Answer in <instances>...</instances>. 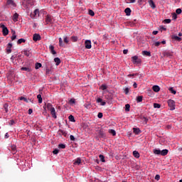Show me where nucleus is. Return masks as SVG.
I'll return each mask as SVG.
<instances>
[{"label":"nucleus","mask_w":182,"mask_h":182,"mask_svg":"<svg viewBox=\"0 0 182 182\" xmlns=\"http://www.w3.org/2000/svg\"><path fill=\"white\" fill-rule=\"evenodd\" d=\"M133 86H134V89H136L137 87V83L134 82Z\"/></svg>","instance_id":"774afa93"},{"label":"nucleus","mask_w":182,"mask_h":182,"mask_svg":"<svg viewBox=\"0 0 182 182\" xmlns=\"http://www.w3.org/2000/svg\"><path fill=\"white\" fill-rule=\"evenodd\" d=\"M37 99H38V103H42V95L41 94L37 95Z\"/></svg>","instance_id":"c9c22d12"},{"label":"nucleus","mask_w":182,"mask_h":182,"mask_svg":"<svg viewBox=\"0 0 182 182\" xmlns=\"http://www.w3.org/2000/svg\"><path fill=\"white\" fill-rule=\"evenodd\" d=\"M54 62L55 63L56 66H59V65H60V58H54Z\"/></svg>","instance_id":"dca6fc26"},{"label":"nucleus","mask_w":182,"mask_h":182,"mask_svg":"<svg viewBox=\"0 0 182 182\" xmlns=\"http://www.w3.org/2000/svg\"><path fill=\"white\" fill-rule=\"evenodd\" d=\"M154 109H160L161 107V105H160V104L154 103Z\"/></svg>","instance_id":"4c0bfd02"},{"label":"nucleus","mask_w":182,"mask_h":182,"mask_svg":"<svg viewBox=\"0 0 182 182\" xmlns=\"http://www.w3.org/2000/svg\"><path fill=\"white\" fill-rule=\"evenodd\" d=\"M168 153V150L164 149L161 151V156H167Z\"/></svg>","instance_id":"412c9836"},{"label":"nucleus","mask_w":182,"mask_h":182,"mask_svg":"<svg viewBox=\"0 0 182 182\" xmlns=\"http://www.w3.org/2000/svg\"><path fill=\"white\" fill-rule=\"evenodd\" d=\"M71 39L73 40V42H77V36H73Z\"/></svg>","instance_id":"49530a36"},{"label":"nucleus","mask_w":182,"mask_h":182,"mask_svg":"<svg viewBox=\"0 0 182 182\" xmlns=\"http://www.w3.org/2000/svg\"><path fill=\"white\" fill-rule=\"evenodd\" d=\"M2 29H3V35L4 36H6V35H8L9 33V31L8 30V28H6V26L3 25Z\"/></svg>","instance_id":"9d476101"},{"label":"nucleus","mask_w":182,"mask_h":182,"mask_svg":"<svg viewBox=\"0 0 182 182\" xmlns=\"http://www.w3.org/2000/svg\"><path fill=\"white\" fill-rule=\"evenodd\" d=\"M4 107L6 113H8V104H4Z\"/></svg>","instance_id":"3c124183"},{"label":"nucleus","mask_w":182,"mask_h":182,"mask_svg":"<svg viewBox=\"0 0 182 182\" xmlns=\"http://www.w3.org/2000/svg\"><path fill=\"white\" fill-rule=\"evenodd\" d=\"M46 25H49V23H53V18L50 15H47L45 18Z\"/></svg>","instance_id":"39448f33"},{"label":"nucleus","mask_w":182,"mask_h":182,"mask_svg":"<svg viewBox=\"0 0 182 182\" xmlns=\"http://www.w3.org/2000/svg\"><path fill=\"white\" fill-rule=\"evenodd\" d=\"M137 74H129L128 75V77H133V76H136Z\"/></svg>","instance_id":"69168bd1"},{"label":"nucleus","mask_w":182,"mask_h":182,"mask_svg":"<svg viewBox=\"0 0 182 182\" xmlns=\"http://www.w3.org/2000/svg\"><path fill=\"white\" fill-rule=\"evenodd\" d=\"M134 133H135V134H140L141 131H140V129L139 128H134Z\"/></svg>","instance_id":"b1692460"},{"label":"nucleus","mask_w":182,"mask_h":182,"mask_svg":"<svg viewBox=\"0 0 182 182\" xmlns=\"http://www.w3.org/2000/svg\"><path fill=\"white\" fill-rule=\"evenodd\" d=\"M124 12H125L127 16H130V15L132 14V9H130V8H127V9H125Z\"/></svg>","instance_id":"4468645a"},{"label":"nucleus","mask_w":182,"mask_h":182,"mask_svg":"<svg viewBox=\"0 0 182 182\" xmlns=\"http://www.w3.org/2000/svg\"><path fill=\"white\" fill-rule=\"evenodd\" d=\"M168 90L172 93V95H176V93H177V91H176L173 87H169Z\"/></svg>","instance_id":"393cba45"},{"label":"nucleus","mask_w":182,"mask_h":182,"mask_svg":"<svg viewBox=\"0 0 182 182\" xmlns=\"http://www.w3.org/2000/svg\"><path fill=\"white\" fill-rule=\"evenodd\" d=\"M24 55H25V56H28V57L31 56V51L24 50Z\"/></svg>","instance_id":"a19ab883"},{"label":"nucleus","mask_w":182,"mask_h":182,"mask_svg":"<svg viewBox=\"0 0 182 182\" xmlns=\"http://www.w3.org/2000/svg\"><path fill=\"white\" fill-rule=\"evenodd\" d=\"M155 180H157V181H159V180H160V175H156Z\"/></svg>","instance_id":"052dcab7"},{"label":"nucleus","mask_w":182,"mask_h":182,"mask_svg":"<svg viewBox=\"0 0 182 182\" xmlns=\"http://www.w3.org/2000/svg\"><path fill=\"white\" fill-rule=\"evenodd\" d=\"M6 7L11 8V9H15L16 8V4L14 0H7Z\"/></svg>","instance_id":"f257e3e1"},{"label":"nucleus","mask_w":182,"mask_h":182,"mask_svg":"<svg viewBox=\"0 0 182 182\" xmlns=\"http://www.w3.org/2000/svg\"><path fill=\"white\" fill-rule=\"evenodd\" d=\"M18 16H19V14H18L17 13L14 14V15L13 16V21H14V22L18 21Z\"/></svg>","instance_id":"f3484780"},{"label":"nucleus","mask_w":182,"mask_h":182,"mask_svg":"<svg viewBox=\"0 0 182 182\" xmlns=\"http://www.w3.org/2000/svg\"><path fill=\"white\" fill-rule=\"evenodd\" d=\"M58 149H66V145H65L64 144H60L58 145Z\"/></svg>","instance_id":"37998d69"},{"label":"nucleus","mask_w":182,"mask_h":182,"mask_svg":"<svg viewBox=\"0 0 182 182\" xmlns=\"http://www.w3.org/2000/svg\"><path fill=\"white\" fill-rule=\"evenodd\" d=\"M149 6H151L152 9H154V8H156V5L154 4V1H153V0H150L149 1Z\"/></svg>","instance_id":"a211bd4d"},{"label":"nucleus","mask_w":182,"mask_h":182,"mask_svg":"<svg viewBox=\"0 0 182 182\" xmlns=\"http://www.w3.org/2000/svg\"><path fill=\"white\" fill-rule=\"evenodd\" d=\"M100 89H101V90H106V89H107V85H106L105 84L102 85Z\"/></svg>","instance_id":"2f4dec72"},{"label":"nucleus","mask_w":182,"mask_h":182,"mask_svg":"<svg viewBox=\"0 0 182 182\" xmlns=\"http://www.w3.org/2000/svg\"><path fill=\"white\" fill-rule=\"evenodd\" d=\"M125 112H130V105L127 104L125 105Z\"/></svg>","instance_id":"e433bc0d"},{"label":"nucleus","mask_w":182,"mask_h":182,"mask_svg":"<svg viewBox=\"0 0 182 182\" xmlns=\"http://www.w3.org/2000/svg\"><path fill=\"white\" fill-rule=\"evenodd\" d=\"M40 68H42V64L41 63H36V69H39Z\"/></svg>","instance_id":"ea45409f"},{"label":"nucleus","mask_w":182,"mask_h":182,"mask_svg":"<svg viewBox=\"0 0 182 182\" xmlns=\"http://www.w3.org/2000/svg\"><path fill=\"white\" fill-rule=\"evenodd\" d=\"M80 163H82V160L80 159V158H77L75 161H74V164L76 166H79V164H80Z\"/></svg>","instance_id":"4be33fe9"},{"label":"nucleus","mask_w":182,"mask_h":182,"mask_svg":"<svg viewBox=\"0 0 182 182\" xmlns=\"http://www.w3.org/2000/svg\"><path fill=\"white\" fill-rule=\"evenodd\" d=\"M160 31H161V32H163V31H167V28L163 26H161Z\"/></svg>","instance_id":"864d4df0"},{"label":"nucleus","mask_w":182,"mask_h":182,"mask_svg":"<svg viewBox=\"0 0 182 182\" xmlns=\"http://www.w3.org/2000/svg\"><path fill=\"white\" fill-rule=\"evenodd\" d=\"M136 2V0H127V4H134Z\"/></svg>","instance_id":"6e6d98bb"},{"label":"nucleus","mask_w":182,"mask_h":182,"mask_svg":"<svg viewBox=\"0 0 182 182\" xmlns=\"http://www.w3.org/2000/svg\"><path fill=\"white\" fill-rule=\"evenodd\" d=\"M19 99L20 100H23L24 102H26V103H29V100L27 99L26 97H21Z\"/></svg>","instance_id":"c756f323"},{"label":"nucleus","mask_w":182,"mask_h":182,"mask_svg":"<svg viewBox=\"0 0 182 182\" xmlns=\"http://www.w3.org/2000/svg\"><path fill=\"white\" fill-rule=\"evenodd\" d=\"M96 101L97 103H100V106H106V101H104L103 99L98 97Z\"/></svg>","instance_id":"6e6552de"},{"label":"nucleus","mask_w":182,"mask_h":182,"mask_svg":"<svg viewBox=\"0 0 182 182\" xmlns=\"http://www.w3.org/2000/svg\"><path fill=\"white\" fill-rule=\"evenodd\" d=\"M15 39H16V33L15 32V31H13L11 41H15Z\"/></svg>","instance_id":"bb28decb"},{"label":"nucleus","mask_w":182,"mask_h":182,"mask_svg":"<svg viewBox=\"0 0 182 182\" xmlns=\"http://www.w3.org/2000/svg\"><path fill=\"white\" fill-rule=\"evenodd\" d=\"M69 103L70 105H75V103H76V101L75 100V99L73 98L69 100Z\"/></svg>","instance_id":"a18cd8bd"},{"label":"nucleus","mask_w":182,"mask_h":182,"mask_svg":"<svg viewBox=\"0 0 182 182\" xmlns=\"http://www.w3.org/2000/svg\"><path fill=\"white\" fill-rule=\"evenodd\" d=\"M53 154H59V149H55L53 151Z\"/></svg>","instance_id":"4d7b16f0"},{"label":"nucleus","mask_w":182,"mask_h":182,"mask_svg":"<svg viewBox=\"0 0 182 182\" xmlns=\"http://www.w3.org/2000/svg\"><path fill=\"white\" fill-rule=\"evenodd\" d=\"M176 14H177L178 15H180V14H181V12H182V10H181V9H177L176 10Z\"/></svg>","instance_id":"8fccbe9b"},{"label":"nucleus","mask_w":182,"mask_h":182,"mask_svg":"<svg viewBox=\"0 0 182 182\" xmlns=\"http://www.w3.org/2000/svg\"><path fill=\"white\" fill-rule=\"evenodd\" d=\"M160 43H161L160 41H156V42H155L154 45L156 46H160Z\"/></svg>","instance_id":"680f3d73"},{"label":"nucleus","mask_w":182,"mask_h":182,"mask_svg":"<svg viewBox=\"0 0 182 182\" xmlns=\"http://www.w3.org/2000/svg\"><path fill=\"white\" fill-rule=\"evenodd\" d=\"M173 39H176V41H181V38H180L177 36H174Z\"/></svg>","instance_id":"603ef678"},{"label":"nucleus","mask_w":182,"mask_h":182,"mask_svg":"<svg viewBox=\"0 0 182 182\" xmlns=\"http://www.w3.org/2000/svg\"><path fill=\"white\" fill-rule=\"evenodd\" d=\"M173 18L177 19V14H176L175 13L173 14Z\"/></svg>","instance_id":"338daca9"},{"label":"nucleus","mask_w":182,"mask_h":182,"mask_svg":"<svg viewBox=\"0 0 182 182\" xmlns=\"http://www.w3.org/2000/svg\"><path fill=\"white\" fill-rule=\"evenodd\" d=\"M153 152H154V154L160 155L161 153V150L157 149H154Z\"/></svg>","instance_id":"5701e85b"},{"label":"nucleus","mask_w":182,"mask_h":182,"mask_svg":"<svg viewBox=\"0 0 182 182\" xmlns=\"http://www.w3.org/2000/svg\"><path fill=\"white\" fill-rule=\"evenodd\" d=\"M97 117L98 119H102V117H103V113L99 112L97 114Z\"/></svg>","instance_id":"5fc2aeb1"},{"label":"nucleus","mask_w":182,"mask_h":182,"mask_svg":"<svg viewBox=\"0 0 182 182\" xmlns=\"http://www.w3.org/2000/svg\"><path fill=\"white\" fill-rule=\"evenodd\" d=\"M21 70H25L26 72H31V69H29V68H26V67L21 68Z\"/></svg>","instance_id":"c03bdc74"},{"label":"nucleus","mask_w":182,"mask_h":182,"mask_svg":"<svg viewBox=\"0 0 182 182\" xmlns=\"http://www.w3.org/2000/svg\"><path fill=\"white\" fill-rule=\"evenodd\" d=\"M63 40H64L65 43H69V38H68V36H64Z\"/></svg>","instance_id":"f704fd0d"},{"label":"nucleus","mask_w":182,"mask_h":182,"mask_svg":"<svg viewBox=\"0 0 182 182\" xmlns=\"http://www.w3.org/2000/svg\"><path fill=\"white\" fill-rule=\"evenodd\" d=\"M49 50L52 55H56V51L55 50V47L52 45L49 46Z\"/></svg>","instance_id":"ddd939ff"},{"label":"nucleus","mask_w":182,"mask_h":182,"mask_svg":"<svg viewBox=\"0 0 182 182\" xmlns=\"http://www.w3.org/2000/svg\"><path fill=\"white\" fill-rule=\"evenodd\" d=\"M60 132L63 134V136H65V137H66V136H68V132L65 130H60Z\"/></svg>","instance_id":"72a5a7b5"},{"label":"nucleus","mask_w":182,"mask_h":182,"mask_svg":"<svg viewBox=\"0 0 182 182\" xmlns=\"http://www.w3.org/2000/svg\"><path fill=\"white\" fill-rule=\"evenodd\" d=\"M47 109L48 110H50L51 109H53V106L50 103L47 104Z\"/></svg>","instance_id":"58836bf2"},{"label":"nucleus","mask_w":182,"mask_h":182,"mask_svg":"<svg viewBox=\"0 0 182 182\" xmlns=\"http://www.w3.org/2000/svg\"><path fill=\"white\" fill-rule=\"evenodd\" d=\"M124 92H125V95H127L129 93V88L128 87L125 88Z\"/></svg>","instance_id":"e2e57ef3"},{"label":"nucleus","mask_w":182,"mask_h":182,"mask_svg":"<svg viewBox=\"0 0 182 182\" xmlns=\"http://www.w3.org/2000/svg\"><path fill=\"white\" fill-rule=\"evenodd\" d=\"M36 16H39V9H36L33 13L31 14V17L35 19Z\"/></svg>","instance_id":"0eeeda50"},{"label":"nucleus","mask_w":182,"mask_h":182,"mask_svg":"<svg viewBox=\"0 0 182 182\" xmlns=\"http://www.w3.org/2000/svg\"><path fill=\"white\" fill-rule=\"evenodd\" d=\"M25 8H29L30 6H33L35 5V0H26V4L23 3Z\"/></svg>","instance_id":"7ed1b4c3"},{"label":"nucleus","mask_w":182,"mask_h":182,"mask_svg":"<svg viewBox=\"0 0 182 182\" xmlns=\"http://www.w3.org/2000/svg\"><path fill=\"white\" fill-rule=\"evenodd\" d=\"M100 160V161H102V163H105L106 161L105 160V156L103 155H100L99 156Z\"/></svg>","instance_id":"473e14b6"},{"label":"nucleus","mask_w":182,"mask_h":182,"mask_svg":"<svg viewBox=\"0 0 182 182\" xmlns=\"http://www.w3.org/2000/svg\"><path fill=\"white\" fill-rule=\"evenodd\" d=\"M70 139L72 141H75V136L70 135Z\"/></svg>","instance_id":"13d9d810"},{"label":"nucleus","mask_w":182,"mask_h":182,"mask_svg":"<svg viewBox=\"0 0 182 182\" xmlns=\"http://www.w3.org/2000/svg\"><path fill=\"white\" fill-rule=\"evenodd\" d=\"M165 23H171V19L170 18H166L164 20Z\"/></svg>","instance_id":"09e8293b"},{"label":"nucleus","mask_w":182,"mask_h":182,"mask_svg":"<svg viewBox=\"0 0 182 182\" xmlns=\"http://www.w3.org/2000/svg\"><path fill=\"white\" fill-rule=\"evenodd\" d=\"M88 14L90 15V16H95V11L91 9L88 11Z\"/></svg>","instance_id":"79ce46f5"},{"label":"nucleus","mask_w":182,"mask_h":182,"mask_svg":"<svg viewBox=\"0 0 182 182\" xmlns=\"http://www.w3.org/2000/svg\"><path fill=\"white\" fill-rule=\"evenodd\" d=\"M132 63H134V65H139V63H140V62H141V60H140V59H139V57L137 55H134V56L132 57Z\"/></svg>","instance_id":"20e7f679"},{"label":"nucleus","mask_w":182,"mask_h":182,"mask_svg":"<svg viewBox=\"0 0 182 182\" xmlns=\"http://www.w3.org/2000/svg\"><path fill=\"white\" fill-rule=\"evenodd\" d=\"M13 124H15V121H14V119H11L9 122V125L13 126Z\"/></svg>","instance_id":"bf43d9fd"},{"label":"nucleus","mask_w":182,"mask_h":182,"mask_svg":"<svg viewBox=\"0 0 182 182\" xmlns=\"http://www.w3.org/2000/svg\"><path fill=\"white\" fill-rule=\"evenodd\" d=\"M25 42H26V40L23 38H20L18 40L17 43L18 45H21V43H25Z\"/></svg>","instance_id":"a878e982"},{"label":"nucleus","mask_w":182,"mask_h":182,"mask_svg":"<svg viewBox=\"0 0 182 182\" xmlns=\"http://www.w3.org/2000/svg\"><path fill=\"white\" fill-rule=\"evenodd\" d=\"M152 90H154V92H160V87L159 85H154L152 87Z\"/></svg>","instance_id":"2eb2a0df"},{"label":"nucleus","mask_w":182,"mask_h":182,"mask_svg":"<svg viewBox=\"0 0 182 182\" xmlns=\"http://www.w3.org/2000/svg\"><path fill=\"white\" fill-rule=\"evenodd\" d=\"M136 102H137V103H140V102H143V97L142 96L137 97Z\"/></svg>","instance_id":"7c9ffc66"},{"label":"nucleus","mask_w":182,"mask_h":182,"mask_svg":"<svg viewBox=\"0 0 182 182\" xmlns=\"http://www.w3.org/2000/svg\"><path fill=\"white\" fill-rule=\"evenodd\" d=\"M85 46L86 49H92V41L90 40H86L85 42Z\"/></svg>","instance_id":"423d86ee"},{"label":"nucleus","mask_w":182,"mask_h":182,"mask_svg":"<svg viewBox=\"0 0 182 182\" xmlns=\"http://www.w3.org/2000/svg\"><path fill=\"white\" fill-rule=\"evenodd\" d=\"M59 46H61L62 48L65 46V44H63V40H62V38H59Z\"/></svg>","instance_id":"c85d7f7f"},{"label":"nucleus","mask_w":182,"mask_h":182,"mask_svg":"<svg viewBox=\"0 0 182 182\" xmlns=\"http://www.w3.org/2000/svg\"><path fill=\"white\" fill-rule=\"evenodd\" d=\"M32 113H33V110H32V109H28V114H32Z\"/></svg>","instance_id":"0e129e2a"},{"label":"nucleus","mask_w":182,"mask_h":182,"mask_svg":"<svg viewBox=\"0 0 182 182\" xmlns=\"http://www.w3.org/2000/svg\"><path fill=\"white\" fill-rule=\"evenodd\" d=\"M50 114L53 116L54 119H56V110L55 109V107H53L50 109Z\"/></svg>","instance_id":"f8f14e48"},{"label":"nucleus","mask_w":182,"mask_h":182,"mask_svg":"<svg viewBox=\"0 0 182 182\" xmlns=\"http://www.w3.org/2000/svg\"><path fill=\"white\" fill-rule=\"evenodd\" d=\"M142 55H144V56H151V53H150V51L146 50L142 51Z\"/></svg>","instance_id":"6ab92c4d"},{"label":"nucleus","mask_w":182,"mask_h":182,"mask_svg":"<svg viewBox=\"0 0 182 182\" xmlns=\"http://www.w3.org/2000/svg\"><path fill=\"white\" fill-rule=\"evenodd\" d=\"M164 56L166 58H171L173 56V53H171V51H165L164 52Z\"/></svg>","instance_id":"9b49d317"},{"label":"nucleus","mask_w":182,"mask_h":182,"mask_svg":"<svg viewBox=\"0 0 182 182\" xmlns=\"http://www.w3.org/2000/svg\"><path fill=\"white\" fill-rule=\"evenodd\" d=\"M33 41H34V42H38V41H41V35H39L38 33L33 34Z\"/></svg>","instance_id":"1a4fd4ad"},{"label":"nucleus","mask_w":182,"mask_h":182,"mask_svg":"<svg viewBox=\"0 0 182 182\" xmlns=\"http://www.w3.org/2000/svg\"><path fill=\"white\" fill-rule=\"evenodd\" d=\"M133 156L136 159H139V157H140V154H139V151H133Z\"/></svg>","instance_id":"aec40b11"},{"label":"nucleus","mask_w":182,"mask_h":182,"mask_svg":"<svg viewBox=\"0 0 182 182\" xmlns=\"http://www.w3.org/2000/svg\"><path fill=\"white\" fill-rule=\"evenodd\" d=\"M168 106L170 107V110H176V102L174 100H168Z\"/></svg>","instance_id":"f03ea898"},{"label":"nucleus","mask_w":182,"mask_h":182,"mask_svg":"<svg viewBox=\"0 0 182 182\" xmlns=\"http://www.w3.org/2000/svg\"><path fill=\"white\" fill-rule=\"evenodd\" d=\"M68 118L70 122H75V117L73 115H70Z\"/></svg>","instance_id":"de8ad7c7"},{"label":"nucleus","mask_w":182,"mask_h":182,"mask_svg":"<svg viewBox=\"0 0 182 182\" xmlns=\"http://www.w3.org/2000/svg\"><path fill=\"white\" fill-rule=\"evenodd\" d=\"M108 133L112 134V136H116V131L114 129H109Z\"/></svg>","instance_id":"cd10ccee"}]
</instances>
